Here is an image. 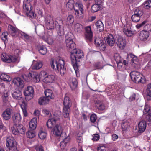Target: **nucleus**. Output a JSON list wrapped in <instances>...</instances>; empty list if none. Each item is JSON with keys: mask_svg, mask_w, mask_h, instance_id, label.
<instances>
[{"mask_svg": "<svg viewBox=\"0 0 151 151\" xmlns=\"http://www.w3.org/2000/svg\"><path fill=\"white\" fill-rule=\"evenodd\" d=\"M95 104L96 108L99 110L102 111L105 109L106 106L103 102L99 100H98Z\"/></svg>", "mask_w": 151, "mask_h": 151, "instance_id": "obj_28", "label": "nucleus"}, {"mask_svg": "<svg viewBox=\"0 0 151 151\" xmlns=\"http://www.w3.org/2000/svg\"><path fill=\"white\" fill-rule=\"evenodd\" d=\"M96 116L95 114H93L90 116V120L91 122L94 123L96 119Z\"/></svg>", "mask_w": 151, "mask_h": 151, "instance_id": "obj_59", "label": "nucleus"}, {"mask_svg": "<svg viewBox=\"0 0 151 151\" xmlns=\"http://www.w3.org/2000/svg\"><path fill=\"white\" fill-rule=\"evenodd\" d=\"M139 38L141 40L145 41L148 38L150 34L147 31L142 30L139 33Z\"/></svg>", "mask_w": 151, "mask_h": 151, "instance_id": "obj_25", "label": "nucleus"}, {"mask_svg": "<svg viewBox=\"0 0 151 151\" xmlns=\"http://www.w3.org/2000/svg\"><path fill=\"white\" fill-rule=\"evenodd\" d=\"M100 135L98 134H94L93 136L92 140L94 141H97L100 138Z\"/></svg>", "mask_w": 151, "mask_h": 151, "instance_id": "obj_61", "label": "nucleus"}, {"mask_svg": "<svg viewBox=\"0 0 151 151\" xmlns=\"http://www.w3.org/2000/svg\"><path fill=\"white\" fill-rule=\"evenodd\" d=\"M143 113V114H147L148 113H151V111L150 110V107L148 105H145Z\"/></svg>", "mask_w": 151, "mask_h": 151, "instance_id": "obj_52", "label": "nucleus"}, {"mask_svg": "<svg viewBox=\"0 0 151 151\" xmlns=\"http://www.w3.org/2000/svg\"><path fill=\"white\" fill-rule=\"evenodd\" d=\"M105 42L107 45L110 46H112L114 45L115 40L112 35L110 34L109 35L105 40Z\"/></svg>", "mask_w": 151, "mask_h": 151, "instance_id": "obj_22", "label": "nucleus"}, {"mask_svg": "<svg viewBox=\"0 0 151 151\" xmlns=\"http://www.w3.org/2000/svg\"><path fill=\"white\" fill-rule=\"evenodd\" d=\"M2 99L3 101L6 102L8 99V95L7 93H4L2 96Z\"/></svg>", "mask_w": 151, "mask_h": 151, "instance_id": "obj_60", "label": "nucleus"}, {"mask_svg": "<svg viewBox=\"0 0 151 151\" xmlns=\"http://www.w3.org/2000/svg\"><path fill=\"white\" fill-rule=\"evenodd\" d=\"M127 58L131 61L132 63L136 64L137 63V58L135 55L132 54H129L127 56Z\"/></svg>", "mask_w": 151, "mask_h": 151, "instance_id": "obj_36", "label": "nucleus"}, {"mask_svg": "<svg viewBox=\"0 0 151 151\" xmlns=\"http://www.w3.org/2000/svg\"><path fill=\"white\" fill-rule=\"evenodd\" d=\"M1 79L4 81H9L11 80V78L9 75L5 73H2L0 76Z\"/></svg>", "mask_w": 151, "mask_h": 151, "instance_id": "obj_48", "label": "nucleus"}, {"mask_svg": "<svg viewBox=\"0 0 151 151\" xmlns=\"http://www.w3.org/2000/svg\"><path fill=\"white\" fill-rule=\"evenodd\" d=\"M74 1L73 0H69L66 4V6L68 10H71L74 8Z\"/></svg>", "mask_w": 151, "mask_h": 151, "instance_id": "obj_42", "label": "nucleus"}, {"mask_svg": "<svg viewBox=\"0 0 151 151\" xmlns=\"http://www.w3.org/2000/svg\"><path fill=\"white\" fill-rule=\"evenodd\" d=\"M130 74L132 81L136 83H144L145 82L144 77L137 71H132L130 73Z\"/></svg>", "mask_w": 151, "mask_h": 151, "instance_id": "obj_6", "label": "nucleus"}, {"mask_svg": "<svg viewBox=\"0 0 151 151\" xmlns=\"http://www.w3.org/2000/svg\"><path fill=\"white\" fill-rule=\"evenodd\" d=\"M115 61L117 64L118 68H122L124 65H127L128 63L126 62L125 60L121 58L120 56H117L115 59Z\"/></svg>", "mask_w": 151, "mask_h": 151, "instance_id": "obj_19", "label": "nucleus"}, {"mask_svg": "<svg viewBox=\"0 0 151 151\" xmlns=\"http://www.w3.org/2000/svg\"><path fill=\"white\" fill-rule=\"evenodd\" d=\"M146 116V119L147 121L149 122L148 124H151V113H148L147 114H143Z\"/></svg>", "mask_w": 151, "mask_h": 151, "instance_id": "obj_57", "label": "nucleus"}, {"mask_svg": "<svg viewBox=\"0 0 151 151\" xmlns=\"http://www.w3.org/2000/svg\"><path fill=\"white\" fill-rule=\"evenodd\" d=\"M143 14V12L142 9L139 8L136 9L134 12V14L131 17L132 21L134 22H138L140 19V17Z\"/></svg>", "mask_w": 151, "mask_h": 151, "instance_id": "obj_12", "label": "nucleus"}, {"mask_svg": "<svg viewBox=\"0 0 151 151\" xmlns=\"http://www.w3.org/2000/svg\"><path fill=\"white\" fill-rule=\"evenodd\" d=\"M37 123V119L36 118H34L31 119L29 124V128L31 130H34L35 129Z\"/></svg>", "mask_w": 151, "mask_h": 151, "instance_id": "obj_30", "label": "nucleus"}, {"mask_svg": "<svg viewBox=\"0 0 151 151\" xmlns=\"http://www.w3.org/2000/svg\"><path fill=\"white\" fill-rule=\"evenodd\" d=\"M12 119L14 125L16 126L21 121V116L19 113H15L12 115Z\"/></svg>", "mask_w": 151, "mask_h": 151, "instance_id": "obj_26", "label": "nucleus"}, {"mask_svg": "<svg viewBox=\"0 0 151 151\" xmlns=\"http://www.w3.org/2000/svg\"><path fill=\"white\" fill-rule=\"evenodd\" d=\"M95 43L96 47H99L101 51H104L106 48V44L104 41L101 38L98 37L95 39Z\"/></svg>", "mask_w": 151, "mask_h": 151, "instance_id": "obj_16", "label": "nucleus"}, {"mask_svg": "<svg viewBox=\"0 0 151 151\" xmlns=\"http://www.w3.org/2000/svg\"><path fill=\"white\" fill-rule=\"evenodd\" d=\"M6 151H18L16 141L12 137H9L6 139Z\"/></svg>", "mask_w": 151, "mask_h": 151, "instance_id": "obj_5", "label": "nucleus"}, {"mask_svg": "<svg viewBox=\"0 0 151 151\" xmlns=\"http://www.w3.org/2000/svg\"><path fill=\"white\" fill-rule=\"evenodd\" d=\"M45 22L47 26L52 29L54 27V24L52 18L50 15H47L45 18Z\"/></svg>", "mask_w": 151, "mask_h": 151, "instance_id": "obj_20", "label": "nucleus"}, {"mask_svg": "<svg viewBox=\"0 0 151 151\" xmlns=\"http://www.w3.org/2000/svg\"><path fill=\"white\" fill-rule=\"evenodd\" d=\"M17 129L19 131V133L23 134H25L26 132L25 128L22 124H19L17 126Z\"/></svg>", "mask_w": 151, "mask_h": 151, "instance_id": "obj_45", "label": "nucleus"}, {"mask_svg": "<svg viewBox=\"0 0 151 151\" xmlns=\"http://www.w3.org/2000/svg\"><path fill=\"white\" fill-rule=\"evenodd\" d=\"M74 10L76 17L77 18L79 19L83 18V10H80V12H79V10L78 9H76Z\"/></svg>", "mask_w": 151, "mask_h": 151, "instance_id": "obj_38", "label": "nucleus"}, {"mask_svg": "<svg viewBox=\"0 0 151 151\" xmlns=\"http://www.w3.org/2000/svg\"><path fill=\"white\" fill-rule=\"evenodd\" d=\"M12 97L15 99L20 100L22 98V93L21 91L17 90L12 91Z\"/></svg>", "mask_w": 151, "mask_h": 151, "instance_id": "obj_24", "label": "nucleus"}, {"mask_svg": "<svg viewBox=\"0 0 151 151\" xmlns=\"http://www.w3.org/2000/svg\"><path fill=\"white\" fill-rule=\"evenodd\" d=\"M143 31L147 32L150 33V32L151 31V25L148 24L146 25L144 27Z\"/></svg>", "mask_w": 151, "mask_h": 151, "instance_id": "obj_56", "label": "nucleus"}, {"mask_svg": "<svg viewBox=\"0 0 151 151\" xmlns=\"http://www.w3.org/2000/svg\"><path fill=\"white\" fill-rule=\"evenodd\" d=\"M42 66V63L41 62L37 61H34L32 66V68L33 69L38 70L41 68Z\"/></svg>", "mask_w": 151, "mask_h": 151, "instance_id": "obj_35", "label": "nucleus"}, {"mask_svg": "<svg viewBox=\"0 0 151 151\" xmlns=\"http://www.w3.org/2000/svg\"><path fill=\"white\" fill-rule=\"evenodd\" d=\"M146 95L148 101L151 100V83L147 84L146 90Z\"/></svg>", "mask_w": 151, "mask_h": 151, "instance_id": "obj_29", "label": "nucleus"}, {"mask_svg": "<svg viewBox=\"0 0 151 151\" xmlns=\"http://www.w3.org/2000/svg\"><path fill=\"white\" fill-rule=\"evenodd\" d=\"M41 74L43 78V81L45 83H52L54 81L55 77L54 75H48L46 72L42 71Z\"/></svg>", "mask_w": 151, "mask_h": 151, "instance_id": "obj_15", "label": "nucleus"}, {"mask_svg": "<svg viewBox=\"0 0 151 151\" xmlns=\"http://www.w3.org/2000/svg\"><path fill=\"white\" fill-rule=\"evenodd\" d=\"M1 58L3 62L7 63L14 62H16L17 60V58L16 56L9 55L4 53H3L1 55Z\"/></svg>", "mask_w": 151, "mask_h": 151, "instance_id": "obj_11", "label": "nucleus"}, {"mask_svg": "<svg viewBox=\"0 0 151 151\" xmlns=\"http://www.w3.org/2000/svg\"><path fill=\"white\" fill-rule=\"evenodd\" d=\"M146 22L145 21H143L142 23L140 24H137L136 27L137 29H139L142 27L143 26H144L145 24L146 23Z\"/></svg>", "mask_w": 151, "mask_h": 151, "instance_id": "obj_62", "label": "nucleus"}, {"mask_svg": "<svg viewBox=\"0 0 151 151\" xmlns=\"http://www.w3.org/2000/svg\"><path fill=\"white\" fill-rule=\"evenodd\" d=\"M39 137L41 139H45L47 136V133L42 130L40 131L38 134Z\"/></svg>", "mask_w": 151, "mask_h": 151, "instance_id": "obj_51", "label": "nucleus"}, {"mask_svg": "<svg viewBox=\"0 0 151 151\" xmlns=\"http://www.w3.org/2000/svg\"><path fill=\"white\" fill-rule=\"evenodd\" d=\"M94 66L97 69L102 68L101 67V64L99 62L96 63L94 64Z\"/></svg>", "mask_w": 151, "mask_h": 151, "instance_id": "obj_64", "label": "nucleus"}, {"mask_svg": "<svg viewBox=\"0 0 151 151\" xmlns=\"http://www.w3.org/2000/svg\"><path fill=\"white\" fill-rule=\"evenodd\" d=\"M101 4H95L93 5L91 7V11L93 12H95L99 11L101 9Z\"/></svg>", "mask_w": 151, "mask_h": 151, "instance_id": "obj_39", "label": "nucleus"}, {"mask_svg": "<svg viewBox=\"0 0 151 151\" xmlns=\"http://www.w3.org/2000/svg\"><path fill=\"white\" fill-rule=\"evenodd\" d=\"M8 30L9 34L12 36H15L16 35L18 36L19 32L20 31L17 28L11 25H9Z\"/></svg>", "mask_w": 151, "mask_h": 151, "instance_id": "obj_21", "label": "nucleus"}, {"mask_svg": "<svg viewBox=\"0 0 151 151\" xmlns=\"http://www.w3.org/2000/svg\"><path fill=\"white\" fill-rule=\"evenodd\" d=\"M129 122L127 121H124L122 124V129L123 131L128 130L130 128Z\"/></svg>", "mask_w": 151, "mask_h": 151, "instance_id": "obj_37", "label": "nucleus"}, {"mask_svg": "<svg viewBox=\"0 0 151 151\" xmlns=\"http://www.w3.org/2000/svg\"><path fill=\"white\" fill-rule=\"evenodd\" d=\"M73 35L71 32H68L65 35V42L68 50H73L76 46V44L73 41Z\"/></svg>", "mask_w": 151, "mask_h": 151, "instance_id": "obj_7", "label": "nucleus"}, {"mask_svg": "<svg viewBox=\"0 0 151 151\" xmlns=\"http://www.w3.org/2000/svg\"><path fill=\"white\" fill-rule=\"evenodd\" d=\"M96 25L97 31L99 32L103 31L104 29V25L102 22L100 20H98L95 24Z\"/></svg>", "mask_w": 151, "mask_h": 151, "instance_id": "obj_33", "label": "nucleus"}, {"mask_svg": "<svg viewBox=\"0 0 151 151\" xmlns=\"http://www.w3.org/2000/svg\"><path fill=\"white\" fill-rule=\"evenodd\" d=\"M72 101L69 97L65 95L64 97L63 107V113L64 117L67 118L69 116V113L70 111V108L72 106Z\"/></svg>", "mask_w": 151, "mask_h": 151, "instance_id": "obj_3", "label": "nucleus"}, {"mask_svg": "<svg viewBox=\"0 0 151 151\" xmlns=\"http://www.w3.org/2000/svg\"><path fill=\"white\" fill-rule=\"evenodd\" d=\"M49 100L45 97L40 98L38 100V103L40 105L45 104L48 103Z\"/></svg>", "mask_w": 151, "mask_h": 151, "instance_id": "obj_41", "label": "nucleus"}, {"mask_svg": "<svg viewBox=\"0 0 151 151\" xmlns=\"http://www.w3.org/2000/svg\"><path fill=\"white\" fill-rule=\"evenodd\" d=\"M12 112V109L10 108H7L2 113L1 115L3 120H9L11 118V114Z\"/></svg>", "mask_w": 151, "mask_h": 151, "instance_id": "obj_17", "label": "nucleus"}, {"mask_svg": "<svg viewBox=\"0 0 151 151\" xmlns=\"http://www.w3.org/2000/svg\"><path fill=\"white\" fill-rule=\"evenodd\" d=\"M26 134L27 137L29 138H32L35 136V133L32 131L27 132Z\"/></svg>", "mask_w": 151, "mask_h": 151, "instance_id": "obj_53", "label": "nucleus"}, {"mask_svg": "<svg viewBox=\"0 0 151 151\" xmlns=\"http://www.w3.org/2000/svg\"><path fill=\"white\" fill-rule=\"evenodd\" d=\"M36 151H44L42 146L41 145H37L35 147Z\"/></svg>", "mask_w": 151, "mask_h": 151, "instance_id": "obj_63", "label": "nucleus"}, {"mask_svg": "<svg viewBox=\"0 0 151 151\" xmlns=\"http://www.w3.org/2000/svg\"><path fill=\"white\" fill-rule=\"evenodd\" d=\"M83 56L82 51L79 49H73L70 55V58L72 63L76 64L77 62H79V60L81 59Z\"/></svg>", "mask_w": 151, "mask_h": 151, "instance_id": "obj_4", "label": "nucleus"}, {"mask_svg": "<svg viewBox=\"0 0 151 151\" xmlns=\"http://www.w3.org/2000/svg\"><path fill=\"white\" fill-rule=\"evenodd\" d=\"M8 35V33L7 32H4L1 35V38L3 41H5L6 40H7Z\"/></svg>", "mask_w": 151, "mask_h": 151, "instance_id": "obj_55", "label": "nucleus"}, {"mask_svg": "<svg viewBox=\"0 0 151 151\" xmlns=\"http://www.w3.org/2000/svg\"><path fill=\"white\" fill-rule=\"evenodd\" d=\"M34 92V89L32 86H28L25 89L24 94L27 101H29L33 98Z\"/></svg>", "mask_w": 151, "mask_h": 151, "instance_id": "obj_14", "label": "nucleus"}, {"mask_svg": "<svg viewBox=\"0 0 151 151\" xmlns=\"http://www.w3.org/2000/svg\"><path fill=\"white\" fill-rule=\"evenodd\" d=\"M144 7L148 9L151 7V0L146 1L143 4Z\"/></svg>", "mask_w": 151, "mask_h": 151, "instance_id": "obj_54", "label": "nucleus"}, {"mask_svg": "<svg viewBox=\"0 0 151 151\" xmlns=\"http://www.w3.org/2000/svg\"><path fill=\"white\" fill-rule=\"evenodd\" d=\"M44 93L46 97L45 98L48 99L49 101L50 99H53L54 97V96L53 95L52 91L50 89H47L45 90Z\"/></svg>", "mask_w": 151, "mask_h": 151, "instance_id": "obj_31", "label": "nucleus"}, {"mask_svg": "<svg viewBox=\"0 0 151 151\" xmlns=\"http://www.w3.org/2000/svg\"><path fill=\"white\" fill-rule=\"evenodd\" d=\"M32 6L29 3L24 4L23 9L26 15L29 18L33 19L36 17V14L32 11Z\"/></svg>", "mask_w": 151, "mask_h": 151, "instance_id": "obj_10", "label": "nucleus"}, {"mask_svg": "<svg viewBox=\"0 0 151 151\" xmlns=\"http://www.w3.org/2000/svg\"><path fill=\"white\" fill-rule=\"evenodd\" d=\"M43 39L49 45H52L53 43V39L52 37L50 36H47L46 38L43 37Z\"/></svg>", "mask_w": 151, "mask_h": 151, "instance_id": "obj_50", "label": "nucleus"}, {"mask_svg": "<svg viewBox=\"0 0 151 151\" xmlns=\"http://www.w3.org/2000/svg\"><path fill=\"white\" fill-rule=\"evenodd\" d=\"M51 68L56 72H59L62 76H63L66 72L64 61L60 59L58 61L52 60L50 63Z\"/></svg>", "mask_w": 151, "mask_h": 151, "instance_id": "obj_2", "label": "nucleus"}, {"mask_svg": "<svg viewBox=\"0 0 151 151\" xmlns=\"http://www.w3.org/2000/svg\"><path fill=\"white\" fill-rule=\"evenodd\" d=\"M13 83L15 86L19 88H22L24 86L23 81L19 77L14 78L13 80Z\"/></svg>", "mask_w": 151, "mask_h": 151, "instance_id": "obj_18", "label": "nucleus"}, {"mask_svg": "<svg viewBox=\"0 0 151 151\" xmlns=\"http://www.w3.org/2000/svg\"><path fill=\"white\" fill-rule=\"evenodd\" d=\"M11 130H12V133L15 135L18 134L19 133V131L17 129V127L16 128H14V127H11Z\"/></svg>", "mask_w": 151, "mask_h": 151, "instance_id": "obj_58", "label": "nucleus"}, {"mask_svg": "<svg viewBox=\"0 0 151 151\" xmlns=\"http://www.w3.org/2000/svg\"><path fill=\"white\" fill-rule=\"evenodd\" d=\"M69 139L70 137H69L68 138H67L64 139L63 141H61L60 143V146L63 149H65V147L69 141Z\"/></svg>", "mask_w": 151, "mask_h": 151, "instance_id": "obj_49", "label": "nucleus"}, {"mask_svg": "<svg viewBox=\"0 0 151 151\" xmlns=\"http://www.w3.org/2000/svg\"><path fill=\"white\" fill-rule=\"evenodd\" d=\"M55 25L58 35L60 36L64 34V31L62 20L57 19L55 21Z\"/></svg>", "mask_w": 151, "mask_h": 151, "instance_id": "obj_9", "label": "nucleus"}, {"mask_svg": "<svg viewBox=\"0 0 151 151\" xmlns=\"http://www.w3.org/2000/svg\"><path fill=\"white\" fill-rule=\"evenodd\" d=\"M124 34L128 37H131L133 35V32L131 30L130 28H127V27L124 29Z\"/></svg>", "mask_w": 151, "mask_h": 151, "instance_id": "obj_43", "label": "nucleus"}, {"mask_svg": "<svg viewBox=\"0 0 151 151\" xmlns=\"http://www.w3.org/2000/svg\"><path fill=\"white\" fill-rule=\"evenodd\" d=\"M85 39L88 44H90L92 42L93 38V33L91 26H89L85 27Z\"/></svg>", "mask_w": 151, "mask_h": 151, "instance_id": "obj_8", "label": "nucleus"}, {"mask_svg": "<svg viewBox=\"0 0 151 151\" xmlns=\"http://www.w3.org/2000/svg\"><path fill=\"white\" fill-rule=\"evenodd\" d=\"M78 82L76 78H72L70 83V86L72 90L75 89L77 87Z\"/></svg>", "mask_w": 151, "mask_h": 151, "instance_id": "obj_32", "label": "nucleus"}, {"mask_svg": "<svg viewBox=\"0 0 151 151\" xmlns=\"http://www.w3.org/2000/svg\"><path fill=\"white\" fill-rule=\"evenodd\" d=\"M138 127L139 129L138 130L139 133H142L144 132L146 129V123L144 121L140 122L138 124Z\"/></svg>", "mask_w": 151, "mask_h": 151, "instance_id": "obj_27", "label": "nucleus"}, {"mask_svg": "<svg viewBox=\"0 0 151 151\" xmlns=\"http://www.w3.org/2000/svg\"><path fill=\"white\" fill-rule=\"evenodd\" d=\"M38 49L39 53L41 55H45L47 52V48L43 45L39 46Z\"/></svg>", "mask_w": 151, "mask_h": 151, "instance_id": "obj_44", "label": "nucleus"}, {"mask_svg": "<svg viewBox=\"0 0 151 151\" xmlns=\"http://www.w3.org/2000/svg\"><path fill=\"white\" fill-rule=\"evenodd\" d=\"M60 118L59 115L54 114L47 122L46 125L48 128H53V134L56 136L61 135L63 129L61 123L60 122Z\"/></svg>", "mask_w": 151, "mask_h": 151, "instance_id": "obj_1", "label": "nucleus"}, {"mask_svg": "<svg viewBox=\"0 0 151 151\" xmlns=\"http://www.w3.org/2000/svg\"><path fill=\"white\" fill-rule=\"evenodd\" d=\"M18 36H21L25 40H31L32 37L29 36L28 34L24 32L20 31L19 32Z\"/></svg>", "mask_w": 151, "mask_h": 151, "instance_id": "obj_34", "label": "nucleus"}, {"mask_svg": "<svg viewBox=\"0 0 151 151\" xmlns=\"http://www.w3.org/2000/svg\"><path fill=\"white\" fill-rule=\"evenodd\" d=\"M74 22V17L72 15L68 16L67 19L66 24L68 26H71Z\"/></svg>", "mask_w": 151, "mask_h": 151, "instance_id": "obj_40", "label": "nucleus"}, {"mask_svg": "<svg viewBox=\"0 0 151 151\" xmlns=\"http://www.w3.org/2000/svg\"><path fill=\"white\" fill-rule=\"evenodd\" d=\"M83 6L81 2H77L74 5V10L78 9V10H82L83 9Z\"/></svg>", "mask_w": 151, "mask_h": 151, "instance_id": "obj_47", "label": "nucleus"}, {"mask_svg": "<svg viewBox=\"0 0 151 151\" xmlns=\"http://www.w3.org/2000/svg\"><path fill=\"white\" fill-rule=\"evenodd\" d=\"M75 31L79 33H81L83 29V26L79 23H76L74 26Z\"/></svg>", "mask_w": 151, "mask_h": 151, "instance_id": "obj_46", "label": "nucleus"}, {"mask_svg": "<svg viewBox=\"0 0 151 151\" xmlns=\"http://www.w3.org/2000/svg\"><path fill=\"white\" fill-rule=\"evenodd\" d=\"M25 76L27 77V81L32 80L35 83H37L40 81L39 74L36 72L32 71L29 72L27 75H25Z\"/></svg>", "mask_w": 151, "mask_h": 151, "instance_id": "obj_13", "label": "nucleus"}, {"mask_svg": "<svg viewBox=\"0 0 151 151\" xmlns=\"http://www.w3.org/2000/svg\"><path fill=\"white\" fill-rule=\"evenodd\" d=\"M116 43L118 47L120 49H123L125 47L126 45L125 40L121 36H119L118 37Z\"/></svg>", "mask_w": 151, "mask_h": 151, "instance_id": "obj_23", "label": "nucleus"}]
</instances>
